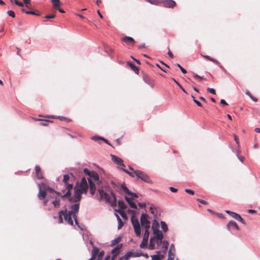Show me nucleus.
Wrapping results in <instances>:
<instances>
[{
  "label": "nucleus",
  "mask_w": 260,
  "mask_h": 260,
  "mask_svg": "<svg viewBox=\"0 0 260 260\" xmlns=\"http://www.w3.org/2000/svg\"><path fill=\"white\" fill-rule=\"evenodd\" d=\"M83 192H85V188H83V187L81 189L76 188L73 197L69 198L70 202L74 203L71 205V210L67 211L66 209L64 211H60L58 213V219L60 223L63 222L62 216H63L64 220L68 224L73 225L74 220L75 223L78 224L76 214L78 212L79 209L80 201L81 200L80 194Z\"/></svg>",
  "instance_id": "obj_1"
},
{
  "label": "nucleus",
  "mask_w": 260,
  "mask_h": 260,
  "mask_svg": "<svg viewBox=\"0 0 260 260\" xmlns=\"http://www.w3.org/2000/svg\"><path fill=\"white\" fill-rule=\"evenodd\" d=\"M159 227L158 222L156 219H154L152 224L153 236L150 238L148 249L153 250L160 248L165 252L168 250L169 243L167 241L162 240L164 235L162 232L159 230Z\"/></svg>",
  "instance_id": "obj_2"
},
{
  "label": "nucleus",
  "mask_w": 260,
  "mask_h": 260,
  "mask_svg": "<svg viewBox=\"0 0 260 260\" xmlns=\"http://www.w3.org/2000/svg\"><path fill=\"white\" fill-rule=\"evenodd\" d=\"M95 183L97 184L98 187L105 183L102 180H100L99 175L96 172L92 171V174L89 177H87V178L83 177L79 182H77L74 187V193L75 192L76 188L81 189L82 187H83V188H85V192L81 193L80 194L81 199L82 194H86L88 189L89 188L91 194L93 195L96 190Z\"/></svg>",
  "instance_id": "obj_3"
},
{
  "label": "nucleus",
  "mask_w": 260,
  "mask_h": 260,
  "mask_svg": "<svg viewBox=\"0 0 260 260\" xmlns=\"http://www.w3.org/2000/svg\"><path fill=\"white\" fill-rule=\"evenodd\" d=\"M98 190L100 198L107 203H110L112 201H116V197L114 193L110 190V187L105 183L99 186Z\"/></svg>",
  "instance_id": "obj_4"
},
{
  "label": "nucleus",
  "mask_w": 260,
  "mask_h": 260,
  "mask_svg": "<svg viewBox=\"0 0 260 260\" xmlns=\"http://www.w3.org/2000/svg\"><path fill=\"white\" fill-rule=\"evenodd\" d=\"M129 170L125 171V172L128 174L132 177H137L141 180L146 182H150V180L149 177L144 172L140 170H134L131 167H128Z\"/></svg>",
  "instance_id": "obj_5"
},
{
  "label": "nucleus",
  "mask_w": 260,
  "mask_h": 260,
  "mask_svg": "<svg viewBox=\"0 0 260 260\" xmlns=\"http://www.w3.org/2000/svg\"><path fill=\"white\" fill-rule=\"evenodd\" d=\"M39 191L38 193V197L40 200H43L44 206H46L48 202L47 199H45V197L46 195L47 192H49L51 193L57 194V192H55L53 189L50 187H46L44 183L39 184Z\"/></svg>",
  "instance_id": "obj_6"
},
{
  "label": "nucleus",
  "mask_w": 260,
  "mask_h": 260,
  "mask_svg": "<svg viewBox=\"0 0 260 260\" xmlns=\"http://www.w3.org/2000/svg\"><path fill=\"white\" fill-rule=\"evenodd\" d=\"M131 222L136 235L138 237H140L141 235V226L138 219L136 218L134 215L131 217Z\"/></svg>",
  "instance_id": "obj_7"
},
{
  "label": "nucleus",
  "mask_w": 260,
  "mask_h": 260,
  "mask_svg": "<svg viewBox=\"0 0 260 260\" xmlns=\"http://www.w3.org/2000/svg\"><path fill=\"white\" fill-rule=\"evenodd\" d=\"M111 157L112 160L116 164H117L118 166V167L119 169L122 170L124 172L125 171H126V169H125V165L123 163V160L120 157H118V156L114 155V154H111Z\"/></svg>",
  "instance_id": "obj_8"
},
{
  "label": "nucleus",
  "mask_w": 260,
  "mask_h": 260,
  "mask_svg": "<svg viewBox=\"0 0 260 260\" xmlns=\"http://www.w3.org/2000/svg\"><path fill=\"white\" fill-rule=\"evenodd\" d=\"M148 215L143 213L140 217V222L142 226L145 229H149L150 228V222L148 220Z\"/></svg>",
  "instance_id": "obj_9"
},
{
  "label": "nucleus",
  "mask_w": 260,
  "mask_h": 260,
  "mask_svg": "<svg viewBox=\"0 0 260 260\" xmlns=\"http://www.w3.org/2000/svg\"><path fill=\"white\" fill-rule=\"evenodd\" d=\"M158 249H160V250L156 251V254L151 255L152 260H161L164 258L165 254H166V251L164 252L161 248H157Z\"/></svg>",
  "instance_id": "obj_10"
},
{
  "label": "nucleus",
  "mask_w": 260,
  "mask_h": 260,
  "mask_svg": "<svg viewBox=\"0 0 260 260\" xmlns=\"http://www.w3.org/2000/svg\"><path fill=\"white\" fill-rule=\"evenodd\" d=\"M225 212L230 215L231 217L234 218L235 219L240 221L242 224H245V222L244 220L242 219L241 216L238 213L231 211L230 210H226Z\"/></svg>",
  "instance_id": "obj_11"
},
{
  "label": "nucleus",
  "mask_w": 260,
  "mask_h": 260,
  "mask_svg": "<svg viewBox=\"0 0 260 260\" xmlns=\"http://www.w3.org/2000/svg\"><path fill=\"white\" fill-rule=\"evenodd\" d=\"M121 188L122 189V190L125 193H126L127 194L131 196V197L130 198L132 199V200H133V199L134 198H138V195L134 193V192H131L127 188V187L125 185V184H121Z\"/></svg>",
  "instance_id": "obj_12"
},
{
  "label": "nucleus",
  "mask_w": 260,
  "mask_h": 260,
  "mask_svg": "<svg viewBox=\"0 0 260 260\" xmlns=\"http://www.w3.org/2000/svg\"><path fill=\"white\" fill-rule=\"evenodd\" d=\"M226 226L229 231H231L233 230H236L237 231H238L239 230V226L238 225L237 223L233 220L230 221L228 223Z\"/></svg>",
  "instance_id": "obj_13"
},
{
  "label": "nucleus",
  "mask_w": 260,
  "mask_h": 260,
  "mask_svg": "<svg viewBox=\"0 0 260 260\" xmlns=\"http://www.w3.org/2000/svg\"><path fill=\"white\" fill-rule=\"evenodd\" d=\"M66 186V188L67 189V191L63 194L61 196L62 198L63 197H70L71 196L70 190L73 188V185L71 183H68L64 184Z\"/></svg>",
  "instance_id": "obj_14"
},
{
  "label": "nucleus",
  "mask_w": 260,
  "mask_h": 260,
  "mask_svg": "<svg viewBox=\"0 0 260 260\" xmlns=\"http://www.w3.org/2000/svg\"><path fill=\"white\" fill-rule=\"evenodd\" d=\"M164 6L167 8H173L176 5V3L173 0H167L163 2Z\"/></svg>",
  "instance_id": "obj_15"
},
{
  "label": "nucleus",
  "mask_w": 260,
  "mask_h": 260,
  "mask_svg": "<svg viewBox=\"0 0 260 260\" xmlns=\"http://www.w3.org/2000/svg\"><path fill=\"white\" fill-rule=\"evenodd\" d=\"M125 199L129 205L130 207L133 209H137V206L135 203L133 201L131 198L128 197L127 196H125Z\"/></svg>",
  "instance_id": "obj_16"
},
{
  "label": "nucleus",
  "mask_w": 260,
  "mask_h": 260,
  "mask_svg": "<svg viewBox=\"0 0 260 260\" xmlns=\"http://www.w3.org/2000/svg\"><path fill=\"white\" fill-rule=\"evenodd\" d=\"M99 253V248L96 247H93L91 251L92 256L88 260H94L95 257L98 255Z\"/></svg>",
  "instance_id": "obj_17"
},
{
  "label": "nucleus",
  "mask_w": 260,
  "mask_h": 260,
  "mask_svg": "<svg viewBox=\"0 0 260 260\" xmlns=\"http://www.w3.org/2000/svg\"><path fill=\"white\" fill-rule=\"evenodd\" d=\"M121 247H119V245L113 248L111 251L112 254H113L111 260H114L116 257V256L119 253V250Z\"/></svg>",
  "instance_id": "obj_18"
},
{
  "label": "nucleus",
  "mask_w": 260,
  "mask_h": 260,
  "mask_svg": "<svg viewBox=\"0 0 260 260\" xmlns=\"http://www.w3.org/2000/svg\"><path fill=\"white\" fill-rule=\"evenodd\" d=\"M35 171L38 179H41L43 178V175L41 173V169L39 166H36L35 167Z\"/></svg>",
  "instance_id": "obj_19"
},
{
  "label": "nucleus",
  "mask_w": 260,
  "mask_h": 260,
  "mask_svg": "<svg viewBox=\"0 0 260 260\" xmlns=\"http://www.w3.org/2000/svg\"><path fill=\"white\" fill-rule=\"evenodd\" d=\"M204 57L208 59V60H209L210 61L214 62V63L216 64L217 65H218L221 69H223V67L221 66H220L219 65V62L216 59L211 57L210 56H208V55H204L203 56Z\"/></svg>",
  "instance_id": "obj_20"
},
{
  "label": "nucleus",
  "mask_w": 260,
  "mask_h": 260,
  "mask_svg": "<svg viewBox=\"0 0 260 260\" xmlns=\"http://www.w3.org/2000/svg\"><path fill=\"white\" fill-rule=\"evenodd\" d=\"M127 253L129 254V257H132V256L139 257V256L142 255V253L140 251H137L134 252H127Z\"/></svg>",
  "instance_id": "obj_21"
},
{
  "label": "nucleus",
  "mask_w": 260,
  "mask_h": 260,
  "mask_svg": "<svg viewBox=\"0 0 260 260\" xmlns=\"http://www.w3.org/2000/svg\"><path fill=\"white\" fill-rule=\"evenodd\" d=\"M149 245H148V239H144L143 238L142 241L140 244V247L142 248H148Z\"/></svg>",
  "instance_id": "obj_22"
},
{
  "label": "nucleus",
  "mask_w": 260,
  "mask_h": 260,
  "mask_svg": "<svg viewBox=\"0 0 260 260\" xmlns=\"http://www.w3.org/2000/svg\"><path fill=\"white\" fill-rule=\"evenodd\" d=\"M118 204L120 208V210H124L127 208L126 205L123 201H119L118 202Z\"/></svg>",
  "instance_id": "obj_23"
},
{
  "label": "nucleus",
  "mask_w": 260,
  "mask_h": 260,
  "mask_svg": "<svg viewBox=\"0 0 260 260\" xmlns=\"http://www.w3.org/2000/svg\"><path fill=\"white\" fill-rule=\"evenodd\" d=\"M160 226H161V228L162 230L164 232H165L168 231V225L165 221H161L160 222Z\"/></svg>",
  "instance_id": "obj_24"
},
{
  "label": "nucleus",
  "mask_w": 260,
  "mask_h": 260,
  "mask_svg": "<svg viewBox=\"0 0 260 260\" xmlns=\"http://www.w3.org/2000/svg\"><path fill=\"white\" fill-rule=\"evenodd\" d=\"M51 2L54 8L57 9L59 7L60 3L59 0H52Z\"/></svg>",
  "instance_id": "obj_25"
},
{
  "label": "nucleus",
  "mask_w": 260,
  "mask_h": 260,
  "mask_svg": "<svg viewBox=\"0 0 260 260\" xmlns=\"http://www.w3.org/2000/svg\"><path fill=\"white\" fill-rule=\"evenodd\" d=\"M70 175L67 174L63 176V182L64 184L70 182Z\"/></svg>",
  "instance_id": "obj_26"
},
{
  "label": "nucleus",
  "mask_w": 260,
  "mask_h": 260,
  "mask_svg": "<svg viewBox=\"0 0 260 260\" xmlns=\"http://www.w3.org/2000/svg\"><path fill=\"white\" fill-rule=\"evenodd\" d=\"M122 40L125 42H135V40L134 39L131 37H125L122 39Z\"/></svg>",
  "instance_id": "obj_27"
},
{
  "label": "nucleus",
  "mask_w": 260,
  "mask_h": 260,
  "mask_svg": "<svg viewBox=\"0 0 260 260\" xmlns=\"http://www.w3.org/2000/svg\"><path fill=\"white\" fill-rule=\"evenodd\" d=\"M52 203L55 208H58L59 206V200H57L56 198L52 202Z\"/></svg>",
  "instance_id": "obj_28"
},
{
  "label": "nucleus",
  "mask_w": 260,
  "mask_h": 260,
  "mask_svg": "<svg viewBox=\"0 0 260 260\" xmlns=\"http://www.w3.org/2000/svg\"><path fill=\"white\" fill-rule=\"evenodd\" d=\"M148 230H149V229H145V232H144L143 238L145 240L146 239L148 240V238H149V232Z\"/></svg>",
  "instance_id": "obj_29"
},
{
  "label": "nucleus",
  "mask_w": 260,
  "mask_h": 260,
  "mask_svg": "<svg viewBox=\"0 0 260 260\" xmlns=\"http://www.w3.org/2000/svg\"><path fill=\"white\" fill-rule=\"evenodd\" d=\"M91 139L92 140H94V141H97L98 140H104V138L103 137H99V136H93L91 138Z\"/></svg>",
  "instance_id": "obj_30"
},
{
  "label": "nucleus",
  "mask_w": 260,
  "mask_h": 260,
  "mask_svg": "<svg viewBox=\"0 0 260 260\" xmlns=\"http://www.w3.org/2000/svg\"><path fill=\"white\" fill-rule=\"evenodd\" d=\"M84 173L87 175L89 177L91 174H92V171H89L88 169L85 168L84 169Z\"/></svg>",
  "instance_id": "obj_31"
},
{
  "label": "nucleus",
  "mask_w": 260,
  "mask_h": 260,
  "mask_svg": "<svg viewBox=\"0 0 260 260\" xmlns=\"http://www.w3.org/2000/svg\"><path fill=\"white\" fill-rule=\"evenodd\" d=\"M151 4L158 5L159 4V0H146Z\"/></svg>",
  "instance_id": "obj_32"
},
{
  "label": "nucleus",
  "mask_w": 260,
  "mask_h": 260,
  "mask_svg": "<svg viewBox=\"0 0 260 260\" xmlns=\"http://www.w3.org/2000/svg\"><path fill=\"white\" fill-rule=\"evenodd\" d=\"M118 229L119 230L120 228H121V227L123 225V223L122 222V221L120 217L118 218Z\"/></svg>",
  "instance_id": "obj_33"
},
{
  "label": "nucleus",
  "mask_w": 260,
  "mask_h": 260,
  "mask_svg": "<svg viewBox=\"0 0 260 260\" xmlns=\"http://www.w3.org/2000/svg\"><path fill=\"white\" fill-rule=\"evenodd\" d=\"M119 213L123 219H127V215L123 211L119 210Z\"/></svg>",
  "instance_id": "obj_34"
},
{
  "label": "nucleus",
  "mask_w": 260,
  "mask_h": 260,
  "mask_svg": "<svg viewBox=\"0 0 260 260\" xmlns=\"http://www.w3.org/2000/svg\"><path fill=\"white\" fill-rule=\"evenodd\" d=\"M120 240H121V238L120 237H118V238L115 239L114 240L112 241V242H111L112 245H114L115 244L119 242Z\"/></svg>",
  "instance_id": "obj_35"
},
{
  "label": "nucleus",
  "mask_w": 260,
  "mask_h": 260,
  "mask_svg": "<svg viewBox=\"0 0 260 260\" xmlns=\"http://www.w3.org/2000/svg\"><path fill=\"white\" fill-rule=\"evenodd\" d=\"M150 210L151 211V213L153 214V215H156V212H155V207L153 206V205H151L150 207Z\"/></svg>",
  "instance_id": "obj_36"
},
{
  "label": "nucleus",
  "mask_w": 260,
  "mask_h": 260,
  "mask_svg": "<svg viewBox=\"0 0 260 260\" xmlns=\"http://www.w3.org/2000/svg\"><path fill=\"white\" fill-rule=\"evenodd\" d=\"M177 66L180 69L181 72L183 73V74H185L186 73V71L185 69H184V68H183L181 65L179 63H177Z\"/></svg>",
  "instance_id": "obj_37"
},
{
  "label": "nucleus",
  "mask_w": 260,
  "mask_h": 260,
  "mask_svg": "<svg viewBox=\"0 0 260 260\" xmlns=\"http://www.w3.org/2000/svg\"><path fill=\"white\" fill-rule=\"evenodd\" d=\"M191 98L193 99V101L199 106V107H202L201 103L199 102L198 101L196 100L194 98V97L192 95Z\"/></svg>",
  "instance_id": "obj_38"
},
{
  "label": "nucleus",
  "mask_w": 260,
  "mask_h": 260,
  "mask_svg": "<svg viewBox=\"0 0 260 260\" xmlns=\"http://www.w3.org/2000/svg\"><path fill=\"white\" fill-rule=\"evenodd\" d=\"M129 258V254L127 253H126L123 256L121 257L119 260H128Z\"/></svg>",
  "instance_id": "obj_39"
},
{
  "label": "nucleus",
  "mask_w": 260,
  "mask_h": 260,
  "mask_svg": "<svg viewBox=\"0 0 260 260\" xmlns=\"http://www.w3.org/2000/svg\"><path fill=\"white\" fill-rule=\"evenodd\" d=\"M130 66L131 68L133 70V71H134L136 73H137V72H138V69L135 64L131 63Z\"/></svg>",
  "instance_id": "obj_40"
},
{
  "label": "nucleus",
  "mask_w": 260,
  "mask_h": 260,
  "mask_svg": "<svg viewBox=\"0 0 260 260\" xmlns=\"http://www.w3.org/2000/svg\"><path fill=\"white\" fill-rule=\"evenodd\" d=\"M207 90L212 94H215L216 93L215 90L213 88L208 87L207 88Z\"/></svg>",
  "instance_id": "obj_41"
},
{
  "label": "nucleus",
  "mask_w": 260,
  "mask_h": 260,
  "mask_svg": "<svg viewBox=\"0 0 260 260\" xmlns=\"http://www.w3.org/2000/svg\"><path fill=\"white\" fill-rule=\"evenodd\" d=\"M7 14H8L9 16H11V17H13V18H14V17H15V13H14L13 11H12V10H9V11H8L7 12Z\"/></svg>",
  "instance_id": "obj_42"
},
{
  "label": "nucleus",
  "mask_w": 260,
  "mask_h": 260,
  "mask_svg": "<svg viewBox=\"0 0 260 260\" xmlns=\"http://www.w3.org/2000/svg\"><path fill=\"white\" fill-rule=\"evenodd\" d=\"M185 191L187 193H189L190 194H191V195H193L194 192L193 190H190L189 189H185Z\"/></svg>",
  "instance_id": "obj_43"
},
{
  "label": "nucleus",
  "mask_w": 260,
  "mask_h": 260,
  "mask_svg": "<svg viewBox=\"0 0 260 260\" xmlns=\"http://www.w3.org/2000/svg\"><path fill=\"white\" fill-rule=\"evenodd\" d=\"M50 122L49 120H43L41 122V125L43 126H47L48 125V123Z\"/></svg>",
  "instance_id": "obj_44"
},
{
  "label": "nucleus",
  "mask_w": 260,
  "mask_h": 260,
  "mask_svg": "<svg viewBox=\"0 0 260 260\" xmlns=\"http://www.w3.org/2000/svg\"><path fill=\"white\" fill-rule=\"evenodd\" d=\"M175 251H171V252H170V251H169L168 257H175Z\"/></svg>",
  "instance_id": "obj_45"
},
{
  "label": "nucleus",
  "mask_w": 260,
  "mask_h": 260,
  "mask_svg": "<svg viewBox=\"0 0 260 260\" xmlns=\"http://www.w3.org/2000/svg\"><path fill=\"white\" fill-rule=\"evenodd\" d=\"M237 156L239 159L242 162L244 159V157L242 156H239L238 152H237Z\"/></svg>",
  "instance_id": "obj_46"
},
{
  "label": "nucleus",
  "mask_w": 260,
  "mask_h": 260,
  "mask_svg": "<svg viewBox=\"0 0 260 260\" xmlns=\"http://www.w3.org/2000/svg\"><path fill=\"white\" fill-rule=\"evenodd\" d=\"M138 206L140 207V208H144L146 207V204L145 203H139L138 204Z\"/></svg>",
  "instance_id": "obj_47"
},
{
  "label": "nucleus",
  "mask_w": 260,
  "mask_h": 260,
  "mask_svg": "<svg viewBox=\"0 0 260 260\" xmlns=\"http://www.w3.org/2000/svg\"><path fill=\"white\" fill-rule=\"evenodd\" d=\"M169 251H170V252L175 251V247L173 244H172L170 245Z\"/></svg>",
  "instance_id": "obj_48"
},
{
  "label": "nucleus",
  "mask_w": 260,
  "mask_h": 260,
  "mask_svg": "<svg viewBox=\"0 0 260 260\" xmlns=\"http://www.w3.org/2000/svg\"><path fill=\"white\" fill-rule=\"evenodd\" d=\"M197 201H199V202H200L201 203L203 204H205V205L207 204V202L205 201V200H201V199H197Z\"/></svg>",
  "instance_id": "obj_49"
},
{
  "label": "nucleus",
  "mask_w": 260,
  "mask_h": 260,
  "mask_svg": "<svg viewBox=\"0 0 260 260\" xmlns=\"http://www.w3.org/2000/svg\"><path fill=\"white\" fill-rule=\"evenodd\" d=\"M170 190L172 191V192H175L177 191V188H175L173 187H170L169 188Z\"/></svg>",
  "instance_id": "obj_50"
},
{
  "label": "nucleus",
  "mask_w": 260,
  "mask_h": 260,
  "mask_svg": "<svg viewBox=\"0 0 260 260\" xmlns=\"http://www.w3.org/2000/svg\"><path fill=\"white\" fill-rule=\"evenodd\" d=\"M25 13H26L27 14H32V15H37V14L35 13L33 11H25Z\"/></svg>",
  "instance_id": "obj_51"
},
{
  "label": "nucleus",
  "mask_w": 260,
  "mask_h": 260,
  "mask_svg": "<svg viewBox=\"0 0 260 260\" xmlns=\"http://www.w3.org/2000/svg\"><path fill=\"white\" fill-rule=\"evenodd\" d=\"M220 103L222 105H227L228 104L226 103V102H225V100H223V99H221L220 101Z\"/></svg>",
  "instance_id": "obj_52"
},
{
  "label": "nucleus",
  "mask_w": 260,
  "mask_h": 260,
  "mask_svg": "<svg viewBox=\"0 0 260 260\" xmlns=\"http://www.w3.org/2000/svg\"><path fill=\"white\" fill-rule=\"evenodd\" d=\"M55 17V15H54V14H51V15H46V18H53Z\"/></svg>",
  "instance_id": "obj_53"
},
{
  "label": "nucleus",
  "mask_w": 260,
  "mask_h": 260,
  "mask_svg": "<svg viewBox=\"0 0 260 260\" xmlns=\"http://www.w3.org/2000/svg\"><path fill=\"white\" fill-rule=\"evenodd\" d=\"M193 77L194 78H198L200 79V80H202L203 79V77H201L200 76H199L197 74H193Z\"/></svg>",
  "instance_id": "obj_54"
},
{
  "label": "nucleus",
  "mask_w": 260,
  "mask_h": 260,
  "mask_svg": "<svg viewBox=\"0 0 260 260\" xmlns=\"http://www.w3.org/2000/svg\"><path fill=\"white\" fill-rule=\"evenodd\" d=\"M104 254V251H102L100 252L99 251V253H98V256H99V257H102L103 256Z\"/></svg>",
  "instance_id": "obj_55"
},
{
  "label": "nucleus",
  "mask_w": 260,
  "mask_h": 260,
  "mask_svg": "<svg viewBox=\"0 0 260 260\" xmlns=\"http://www.w3.org/2000/svg\"><path fill=\"white\" fill-rule=\"evenodd\" d=\"M234 139L236 141V143H237V144H239V140H238V137H237V136L236 135H234Z\"/></svg>",
  "instance_id": "obj_56"
},
{
  "label": "nucleus",
  "mask_w": 260,
  "mask_h": 260,
  "mask_svg": "<svg viewBox=\"0 0 260 260\" xmlns=\"http://www.w3.org/2000/svg\"><path fill=\"white\" fill-rule=\"evenodd\" d=\"M168 54L169 55V56L171 58H173L174 57V55L173 54H172V53L169 50L168 52Z\"/></svg>",
  "instance_id": "obj_57"
},
{
  "label": "nucleus",
  "mask_w": 260,
  "mask_h": 260,
  "mask_svg": "<svg viewBox=\"0 0 260 260\" xmlns=\"http://www.w3.org/2000/svg\"><path fill=\"white\" fill-rule=\"evenodd\" d=\"M248 212L249 213H255L256 212V211L252 209H249L248 210Z\"/></svg>",
  "instance_id": "obj_58"
},
{
  "label": "nucleus",
  "mask_w": 260,
  "mask_h": 260,
  "mask_svg": "<svg viewBox=\"0 0 260 260\" xmlns=\"http://www.w3.org/2000/svg\"><path fill=\"white\" fill-rule=\"evenodd\" d=\"M250 98L254 102H256L257 101V99L253 97L252 96H250Z\"/></svg>",
  "instance_id": "obj_59"
},
{
  "label": "nucleus",
  "mask_w": 260,
  "mask_h": 260,
  "mask_svg": "<svg viewBox=\"0 0 260 260\" xmlns=\"http://www.w3.org/2000/svg\"><path fill=\"white\" fill-rule=\"evenodd\" d=\"M58 119H59L60 120H64L65 119H66V118L64 117H62V116H58L57 117Z\"/></svg>",
  "instance_id": "obj_60"
},
{
  "label": "nucleus",
  "mask_w": 260,
  "mask_h": 260,
  "mask_svg": "<svg viewBox=\"0 0 260 260\" xmlns=\"http://www.w3.org/2000/svg\"><path fill=\"white\" fill-rule=\"evenodd\" d=\"M97 13L100 18H103V15L101 14V13L99 10L97 11Z\"/></svg>",
  "instance_id": "obj_61"
},
{
  "label": "nucleus",
  "mask_w": 260,
  "mask_h": 260,
  "mask_svg": "<svg viewBox=\"0 0 260 260\" xmlns=\"http://www.w3.org/2000/svg\"><path fill=\"white\" fill-rule=\"evenodd\" d=\"M101 0H96V4L98 6H100V4L101 3Z\"/></svg>",
  "instance_id": "obj_62"
},
{
  "label": "nucleus",
  "mask_w": 260,
  "mask_h": 260,
  "mask_svg": "<svg viewBox=\"0 0 260 260\" xmlns=\"http://www.w3.org/2000/svg\"><path fill=\"white\" fill-rule=\"evenodd\" d=\"M58 11L60 13H64V10L62 9H61V8H57Z\"/></svg>",
  "instance_id": "obj_63"
},
{
  "label": "nucleus",
  "mask_w": 260,
  "mask_h": 260,
  "mask_svg": "<svg viewBox=\"0 0 260 260\" xmlns=\"http://www.w3.org/2000/svg\"><path fill=\"white\" fill-rule=\"evenodd\" d=\"M255 131L257 133H260V128L256 127L255 128Z\"/></svg>",
  "instance_id": "obj_64"
}]
</instances>
